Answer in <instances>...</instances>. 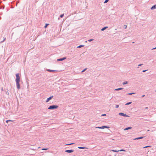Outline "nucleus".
Returning a JSON list of instances; mask_svg holds the SVG:
<instances>
[{
    "mask_svg": "<svg viewBox=\"0 0 156 156\" xmlns=\"http://www.w3.org/2000/svg\"><path fill=\"white\" fill-rule=\"evenodd\" d=\"M108 1H109V0H105L104 2V3H107Z\"/></svg>",
    "mask_w": 156,
    "mask_h": 156,
    "instance_id": "nucleus-27",
    "label": "nucleus"
},
{
    "mask_svg": "<svg viewBox=\"0 0 156 156\" xmlns=\"http://www.w3.org/2000/svg\"><path fill=\"white\" fill-rule=\"evenodd\" d=\"M63 16H64V14H62L60 16V17L61 18H62Z\"/></svg>",
    "mask_w": 156,
    "mask_h": 156,
    "instance_id": "nucleus-28",
    "label": "nucleus"
},
{
    "mask_svg": "<svg viewBox=\"0 0 156 156\" xmlns=\"http://www.w3.org/2000/svg\"><path fill=\"white\" fill-rule=\"evenodd\" d=\"M144 137L145 136H144V137L141 136L140 137H137V138H136L134 139V140H139V139H143Z\"/></svg>",
    "mask_w": 156,
    "mask_h": 156,
    "instance_id": "nucleus-10",
    "label": "nucleus"
},
{
    "mask_svg": "<svg viewBox=\"0 0 156 156\" xmlns=\"http://www.w3.org/2000/svg\"><path fill=\"white\" fill-rule=\"evenodd\" d=\"M145 96V95H143L142 96V98L144 97Z\"/></svg>",
    "mask_w": 156,
    "mask_h": 156,
    "instance_id": "nucleus-38",
    "label": "nucleus"
},
{
    "mask_svg": "<svg viewBox=\"0 0 156 156\" xmlns=\"http://www.w3.org/2000/svg\"><path fill=\"white\" fill-rule=\"evenodd\" d=\"M74 151L72 150H66L65 151V152L68 153H70L73 152Z\"/></svg>",
    "mask_w": 156,
    "mask_h": 156,
    "instance_id": "nucleus-6",
    "label": "nucleus"
},
{
    "mask_svg": "<svg viewBox=\"0 0 156 156\" xmlns=\"http://www.w3.org/2000/svg\"><path fill=\"white\" fill-rule=\"evenodd\" d=\"M123 89V88H117V89H115V90L118 91V90H122Z\"/></svg>",
    "mask_w": 156,
    "mask_h": 156,
    "instance_id": "nucleus-13",
    "label": "nucleus"
},
{
    "mask_svg": "<svg viewBox=\"0 0 156 156\" xmlns=\"http://www.w3.org/2000/svg\"><path fill=\"white\" fill-rule=\"evenodd\" d=\"M47 70L49 72V69H47Z\"/></svg>",
    "mask_w": 156,
    "mask_h": 156,
    "instance_id": "nucleus-40",
    "label": "nucleus"
},
{
    "mask_svg": "<svg viewBox=\"0 0 156 156\" xmlns=\"http://www.w3.org/2000/svg\"><path fill=\"white\" fill-rule=\"evenodd\" d=\"M147 70H143L142 72H146V71H147Z\"/></svg>",
    "mask_w": 156,
    "mask_h": 156,
    "instance_id": "nucleus-34",
    "label": "nucleus"
},
{
    "mask_svg": "<svg viewBox=\"0 0 156 156\" xmlns=\"http://www.w3.org/2000/svg\"><path fill=\"white\" fill-rule=\"evenodd\" d=\"M3 38H4V39H3V41H1V43H3V42H4L6 38L4 37Z\"/></svg>",
    "mask_w": 156,
    "mask_h": 156,
    "instance_id": "nucleus-22",
    "label": "nucleus"
},
{
    "mask_svg": "<svg viewBox=\"0 0 156 156\" xmlns=\"http://www.w3.org/2000/svg\"><path fill=\"white\" fill-rule=\"evenodd\" d=\"M119 107V105H116L115 106V107L116 108H118Z\"/></svg>",
    "mask_w": 156,
    "mask_h": 156,
    "instance_id": "nucleus-33",
    "label": "nucleus"
},
{
    "mask_svg": "<svg viewBox=\"0 0 156 156\" xmlns=\"http://www.w3.org/2000/svg\"><path fill=\"white\" fill-rule=\"evenodd\" d=\"M108 28V27H105L101 29V30L103 31Z\"/></svg>",
    "mask_w": 156,
    "mask_h": 156,
    "instance_id": "nucleus-12",
    "label": "nucleus"
},
{
    "mask_svg": "<svg viewBox=\"0 0 156 156\" xmlns=\"http://www.w3.org/2000/svg\"><path fill=\"white\" fill-rule=\"evenodd\" d=\"M156 49V47L155 48H153L151 49V50H153L155 49Z\"/></svg>",
    "mask_w": 156,
    "mask_h": 156,
    "instance_id": "nucleus-36",
    "label": "nucleus"
},
{
    "mask_svg": "<svg viewBox=\"0 0 156 156\" xmlns=\"http://www.w3.org/2000/svg\"><path fill=\"white\" fill-rule=\"evenodd\" d=\"M11 121H12V120H7L6 121V122L8 123L9 122H11Z\"/></svg>",
    "mask_w": 156,
    "mask_h": 156,
    "instance_id": "nucleus-24",
    "label": "nucleus"
},
{
    "mask_svg": "<svg viewBox=\"0 0 156 156\" xmlns=\"http://www.w3.org/2000/svg\"><path fill=\"white\" fill-rule=\"evenodd\" d=\"M48 25H49V23H46L45 24V25L44 27L45 28H46Z\"/></svg>",
    "mask_w": 156,
    "mask_h": 156,
    "instance_id": "nucleus-18",
    "label": "nucleus"
},
{
    "mask_svg": "<svg viewBox=\"0 0 156 156\" xmlns=\"http://www.w3.org/2000/svg\"><path fill=\"white\" fill-rule=\"evenodd\" d=\"M128 83V82L127 81H125V82H124L122 84L123 85H125L126 84Z\"/></svg>",
    "mask_w": 156,
    "mask_h": 156,
    "instance_id": "nucleus-20",
    "label": "nucleus"
},
{
    "mask_svg": "<svg viewBox=\"0 0 156 156\" xmlns=\"http://www.w3.org/2000/svg\"><path fill=\"white\" fill-rule=\"evenodd\" d=\"M66 58V57H64L63 58H60L57 59V61H63Z\"/></svg>",
    "mask_w": 156,
    "mask_h": 156,
    "instance_id": "nucleus-7",
    "label": "nucleus"
},
{
    "mask_svg": "<svg viewBox=\"0 0 156 156\" xmlns=\"http://www.w3.org/2000/svg\"><path fill=\"white\" fill-rule=\"evenodd\" d=\"M145 108L146 109H147V108H147V107H146V108Z\"/></svg>",
    "mask_w": 156,
    "mask_h": 156,
    "instance_id": "nucleus-42",
    "label": "nucleus"
},
{
    "mask_svg": "<svg viewBox=\"0 0 156 156\" xmlns=\"http://www.w3.org/2000/svg\"><path fill=\"white\" fill-rule=\"evenodd\" d=\"M119 151H125V150H123V149H121V150H119Z\"/></svg>",
    "mask_w": 156,
    "mask_h": 156,
    "instance_id": "nucleus-32",
    "label": "nucleus"
},
{
    "mask_svg": "<svg viewBox=\"0 0 156 156\" xmlns=\"http://www.w3.org/2000/svg\"><path fill=\"white\" fill-rule=\"evenodd\" d=\"M132 43H134V42H133Z\"/></svg>",
    "mask_w": 156,
    "mask_h": 156,
    "instance_id": "nucleus-43",
    "label": "nucleus"
},
{
    "mask_svg": "<svg viewBox=\"0 0 156 156\" xmlns=\"http://www.w3.org/2000/svg\"><path fill=\"white\" fill-rule=\"evenodd\" d=\"M131 103H132V102H128V103H126L125 105H129L131 104Z\"/></svg>",
    "mask_w": 156,
    "mask_h": 156,
    "instance_id": "nucleus-21",
    "label": "nucleus"
},
{
    "mask_svg": "<svg viewBox=\"0 0 156 156\" xmlns=\"http://www.w3.org/2000/svg\"><path fill=\"white\" fill-rule=\"evenodd\" d=\"M58 106L57 105H52L49 106V109H54L57 108L58 107Z\"/></svg>",
    "mask_w": 156,
    "mask_h": 156,
    "instance_id": "nucleus-2",
    "label": "nucleus"
},
{
    "mask_svg": "<svg viewBox=\"0 0 156 156\" xmlns=\"http://www.w3.org/2000/svg\"><path fill=\"white\" fill-rule=\"evenodd\" d=\"M109 128V127L107 126H103L101 127H97L95 128H98L100 129H104V128Z\"/></svg>",
    "mask_w": 156,
    "mask_h": 156,
    "instance_id": "nucleus-3",
    "label": "nucleus"
},
{
    "mask_svg": "<svg viewBox=\"0 0 156 156\" xmlns=\"http://www.w3.org/2000/svg\"><path fill=\"white\" fill-rule=\"evenodd\" d=\"M105 115H106V114H102L101 115V116H105Z\"/></svg>",
    "mask_w": 156,
    "mask_h": 156,
    "instance_id": "nucleus-37",
    "label": "nucleus"
},
{
    "mask_svg": "<svg viewBox=\"0 0 156 156\" xmlns=\"http://www.w3.org/2000/svg\"><path fill=\"white\" fill-rule=\"evenodd\" d=\"M136 93H129L127 94L131 95L133 94H134Z\"/></svg>",
    "mask_w": 156,
    "mask_h": 156,
    "instance_id": "nucleus-17",
    "label": "nucleus"
},
{
    "mask_svg": "<svg viewBox=\"0 0 156 156\" xmlns=\"http://www.w3.org/2000/svg\"><path fill=\"white\" fill-rule=\"evenodd\" d=\"M155 92H156V90H155Z\"/></svg>",
    "mask_w": 156,
    "mask_h": 156,
    "instance_id": "nucleus-44",
    "label": "nucleus"
},
{
    "mask_svg": "<svg viewBox=\"0 0 156 156\" xmlns=\"http://www.w3.org/2000/svg\"><path fill=\"white\" fill-rule=\"evenodd\" d=\"M53 97V96H51L49 97V100L51 99Z\"/></svg>",
    "mask_w": 156,
    "mask_h": 156,
    "instance_id": "nucleus-31",
    "label": "nucleus"
},
{
    "mask_svg": "<svg viewBox=\"0 0 156 156\" xmlns=\"http://www.w3.org/2000/svg\"><path fill=\"white\" fill-rule=\"evenodd\" d=\"M16 82V86L17 87V88L18 89H20V82Z\"/></svg>",
    "mask_w": 156,
    "mask_h": 156,
    "instance_id": "nucleus-5",
    "label": "nucleus"
},
{
    "mask_svg": "<svg viewBox=\"0 0 156 156\" xmlns=\"http://www.w3.org/2000/svg\"><path fill=\"white\" fill-rule=\"evenodd\" d=\"M119 115L122 116H124V117H129V116L127 115H126V114H125L123 113H119Z\"/></svg>",
    "mask_w": 156,
    "mask_h": 156,
    "instance_id": "nucleus-4",
    "label": "nucleus"
},
{
    "mask_svg": "<svg viewBox=\"0 0 156 156\" xmlns=\"http://www.w3.org/2000/svg\"><path fill=\"white\" fill-rule=\"evenodd\" d=\"M49 101V98H48L47 99V100L46 101V102H48Z\"/></svg>",
    "mask_w": 156,
    "mask_h": 156,
    "instance_id": "nucleus-29",
    "label": "nucleus"
},
{
    "mask_svg": "<svg viewBox=\"0 0 156 156\" xmlns=\"http://www.w3.org/2000/svg\"><path fill=\"white\" fill-rule=\"evenodd\" d=\"M16 81L20 82V78L19 73L16 74Z\"/></svg>",
    "mask_w": 156,
    "mask_h": 156,
    "instance_id": "nucleus-1",
    "label": "nucleus"
},
{
    "mask_svg": "<svg viewBox=\"0 0 156 156\" xmlns=\"http://www.w3.org/2000/svg\"><path fill=\"white\" fill-rule=\"evenodd\" d=\"M78 148H79V149H83L86 148L85 147H78Z\"/></svg>",
    "mask_w": 156,
    "mask_h": 156,
    "instance_id": "nucleus-14",
    "label": "nucleus"
},
{
    "mask_svg": "<svg viewBox=\"0 0 156 156\" xmlns=\"http://www.w3.org/2000/svg\"><path fill=\"white\" fill-rule=\"evenodd\" d=\"M57 72L58 71L57 70H51L49 69V72Z\"/></svg>",
    "mask_w": 156,
    "mask_h": 156,
    "instance_id": "nucleus-9",
    "label": "nucleus"
},
{
    "mask_svg": "<svg viewBox=\"0 0 156 156\" xmlns=\"http://www.w3.org/2000/svg\"><path fill=\"white\" fill-rule=\"evenodd\" d=\"M112 151L113 152H118L119 151V150L117 151L116 150H112Z\"/></svg>",
    "mask_w": 156,
    "mask_h": 156,
    "instance_id": "nucleus-16",
    "label": "nucleus"
},
{
    "mask_svg": "<svg viewBox=\"0 0 156 156\" xmlns=\"http://www.w3.org/2000/svg\"><path fill=\"white\" fill-rule=\"evenodd\" d=\"M93 40H94V39H90V40H88V41H89V42H90V41H93Z\"/></svg>",
    "mask_w": 156,
    "mask_h": 156,
    "instance_id": "nucleus-25",
    "label": "nucleus"
},
{
    "mask_svg": "<svg viewBox=\"0 0 156 156\" xmlns=\"http://www.w3.org/2000/svg\"><path fill=\"white\" fill-rule=\"evenodd\" d=\"M87 69V68H85V69H84L81 72L82 73H83V72H84L85 71H86Z\"/></svg>",
    "mask_w": 156,
    "mask_h": 156,
    "instance_id": "nucleus-23",
    "label": "nucleus"
},
{
    "mask_svg": "<svg viewBox=\"0 0 156 156\" xmlns=\"http://www.w3.org/2000/svg\"><path fill=\"white\" fill-rule=\"evenodd\" d=\"M74 144V143H70V144H66L65 145H71L73 144Z\"/></svg>",
    "mask_w": 156,
    "mask_h": 156,
    "instance_id": "nucleus-19",
    "label": "nucleus"
},
{
    "mask_svg": "<svg viewBox=\"0 0 156 156\" xmlns=\"http://www.w3.org/2000/svg\"><path fill=\"white\" fill-rule=\"evenodd\" d=\"M124 27H125V29H126L127 28V26L126 25H124Z\"/></svg>",
    "mask_w": 156,
    "mask_h": 156,
    "instance_id": "nucleus-35",
    "label": "nucleus"
},
{
    "mask_svg": "<svg viewBox=\"0 0 156 156\" xmlns=\"http://www.w3.org/2000/svg\"><path fill=\"white\" fill-rule=\"evenodd\" d=\"M132 128V127H129L125 128L124 129V130H127L128 129H131Z\"/></svg>",
    "mask_w": 156,
    "mask_h": 156,
    "instance_id": "nucleus-11",
    "label": "nucleus"
},
{
    "mask_svg": "<svg viewBox=\"0 0 156 156\" xmlns=\"http://www.w3.org/2000/svg\"><path fill=\"white\" fill-rule=\"evenodd\" d=\"M151 147V146H145V147H144V148H147V147Z\"/></svg>",
    "mask_w": 156,
    "mask_h": 156,
    "instance_id": "nucleus-26",
    "label": "nucleus"
},
{
    "mask_svg": "<svg viewBox=\"0 0 156 156\" xmlns=\"http://www.w3.org/2000/svg\"><path fill=\"white\" fill-rule=\"evenodd\" d=\"M84 46V45H80L79 46H78L77 47V48H81L83 47Z\"/></svg>",
    "mask_w": 156,
    "mask_h": 156,
    "instance_id": "nucleus-15",
    "label": "nucleus"
},
{
    "mask_svg": "<svg viewBox=\"0 0 156 156\" xmlns=\"http://www.w3.org/2000/svg\"><path fill=\"white\" fill-rule=\"evenodd\" d=\"M150 131V130L149 129H148L147 130V131Z\"/></svg>",
    "mask_w": 156,
    "mask_h": 156,
    "instance_id": "nucleus-41",
    "label": "nucleus"
},
{
    "mask_svg": "<svg viewBox=\"0 0 156 156\" xmlns=\"http://www.w3.org/2000/svg\"><path fill=\"white\" fill-rule=\"evenodd\" d=\"M156 9V5H153L151 8V10L154 9Z\"/></svg>",
    "mask_w": 156,
    "mask_h": 156,
    "instance_id": "nucleus-8",
    "label": "nucleus"
},
{
    "mask_svg": "<svg viewBox=\"0 0 156 156\" xmlns=\"http://www.w3.org/2000/svg\"><path fill=\"white\" fill-rule=\"evenodd\" d=\"M48 149L43 148V149H42V150H47Z\"/></svg>",
    "mask_w": 156,
    "mask_h": 156,
    "instance_id": "nucleus-39",
    "label": "nucleus"
},
{
    "mask_svg": "<svg viewBox=\"0 0 156 156\" xmlns=\"http://www.w3.org/2000/svg\"><path fill=\"white\" fill-rule=\"evenodd\" d=\"M143 65V64H140L138 65V68L139 67V66H141Z\"/></svg>",
    "mask_w": 156,
    "mask_h": 156,
    "instance_id": "nucleus-30",
    "label": "nucleus"
}]
</instances>
